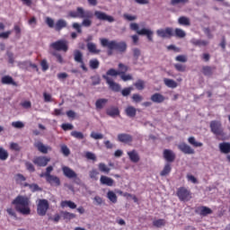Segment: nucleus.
<instances>
[{"label": "nucleus", "instance_id": "obj_28", "mask_svg": "<svg viewBox=\"0 0 230 230\" xmlns=\"http://www.w3.org/2000/svg\"><path fill=\"white\" fill-rule=\"evenodd\" d=\"M219 150L221 154H230V143L222 142L219 144Z\"/></svg>", "mask_w": 230, "mask_h": 230}, {"label": "nucleus", "instance_id": "obj_43", "mask_svg": "<svg viewBox=\"0 0 230 230\" xmlns=\"http://www.w3.org/2000/svg\"><path fill=\"white\" fill-rule=\"evenodd\" d=\"M98 168L99 170L102 172V173H110L111 172V168H109L107 166V164H105L104 163H100L98 164Z\"/></svg>", "mask_w": 230, "mask_h": 230}, {"label": "nucleus", "instance_id": "obj_49", "mask_svg": "<svg viewBox=\"0 0 230 230\" xmlns=\"http://www.w3.org/2000/svg\"><path fill=\"white\" fill-rule=\"evenodd\" d=\"M166 225V221L164 219H158V220H155L153 221V226L155 227H163V226Z\"/></svg>", "mask_w": 230, "mask_h": 230}, {"label": "nucleus", "instance_id": "obj_27", "mask_svg": "<svg viewBox=\"0 0 230 230\" xmlns=\"http://www.w3.org/2000/svg\"><path fill=\"white\" fill-rule=\"evenodd\" d=\"M217 69V66H205L202 67V73L205 76H212L213 72Z\"/></svg>", "mask_w": 230, "mask_h": 230}, {"label": "nucleus", "instance_id": "obj_39", "mask_svg": "<svg viewBox=\"0 0 230 230\" xmlns=\"http://www.w3.org/2000/svg\"><path fill=\"white\" fill-rule=\"evenodd\" d=\"M173 37H177L178 39H184V37H186V31L181 28H176L173 32Z\"/></svg>", "mask_w": 230, "mask_h": 230}, {"label": "nucleus", "instance_id": "obj_47", "mask_svg": "<svg viewBox=\"0 0 230 230\" xmlns=\"http://www.w3.org/2000/svg\"><path fill=\"white\" fill-rule=\"evenodd\" d=\"M70 136H72V137H75V139H84V133L76 130L72 131L70 133Z\"/></svg>", "mask_w": 230, "mask_h": 230}, {"label": "nucleus", "instance_id": "obj_62", "mask_svg": "<svg viewBox=\"0 0 230 230\" xmlns=\"http://www.w3.org/2000/svg\"><path fill=\"white\" fill-rule=\"evenodd\" d=\"M42 71H48L49 69V65L46 59L41 60L40 62Z\"/></svg>", "mask_w": 230, "mask_h": 230}, {"label": "nucleus", "instance_id": "obj_41", "mask_svg": "<svg viewBox=\"0 0 230 230\" xmlns=\"http://www.w3.org/2000/svg\"><path fill=\"white\" fill-rule=\"evenodd\" d=\"M26 181V178L22 173H18L15 175V182L16 184H20V186H24V183Z\"/></svg>", "mask_w": 230, "mask_h": 230}, {"label": "nucleus", "instance_id": "obj_54", "mask_svg": "<svg viewBox=\"0 0 230 230\" xmlns=\"http://www.w3.org/2000/svg\"><path fill=\"white\" fill-rule=\"evenodd\" d=\"M61 152L65 155V157L69 156V155L71 154V150H69V147H67V146L66 145L61 146Z\"/></svg>", "mask_w": 230, "mask_h": 230}, {"label": "nucleus", "instance_id": "obj_7", "mask_svg": "<svg viewBox=\"0 0 230 230\" xmlns=\"http://www.w3.org/2000/svg\"><path fill=\"white\" fill-rule=\"evenodd\" d=\"M50 48L52 49H55L56 51H67L69 49V47L67 46V41L66 40H59L56 42H53L50 44Z\"/></svg>", "mask_w": 230, "mask_h": 230}, {"label": "nucleus", "instance_id": "obj_9", "mask_svg": "<svg viewBox=\"0 0 230 230\" xmlns=\"http://www.w3.org/2000/svg\"><path fill=\"white\" fill-rule=\"evenodd\" d=\"M102 78L106 80V83L108 84L110 89L113 91V93H119L121 91V85L119 84L114 82L105 75H102Z\"/></svg>", "mask_w": 230, "mask_h": 230}, {"label": "nucleus", "instance_id": "obj_23", "mask_svg": "<svg viewBox=\"0 0 230 230\" xmlns=\"http://www.w3.org/2000/svg\"><path fill=\"white\" fill-rule=\"evenodd\" d=\"M54 28L56 31H61L64 28H67V22L64 19H59L57 21Z\"/></svg>", "mask_w": 230, "mask_h": 230}, {"label": "nucleus", "instance_id": "obj_38", "mask_svg": "<svg viewBox=\"0 0 230 230\" xmlns=\"http://www.w3.org/2000/svg\"><path fill=\"white\" fill-rule=\"evenodd\" d=\"M107 199H110V202L112 204H116V202H118V196L112 190H109L107 192Z\"/></svg>", "mask_w": 230, "mask_h": 230}, {"label": "nucleus", "instance_id": "obj_37", "mask_svg": "<svg viewBox=\"0 0 230 230\" xmlns=\"http://www.w3.org/2000/svg\"><path fill=\"white\" fill-rule=\"evenodd\" d=\"M188 143H190V145H191L192 146H194L195 148H199L200 146H204V144H202V142H198L195 139V137H190L188 138Z\"/></svg>", "mask_w": 230, "mask_h": 230}, {"label": "nucleus", "instance_id": "obj_12", "mask_svg": "<svg viewBox=\"0 0 230 230\" xmlns=\"http://www.w3.org/2000/svg\"><path fill=\"white\" fill-rule=\"evenodd\" d=\"M94 15L99 21H107L108 22H114V17L107 15V13L102 11H95Z\"/></svg>", "mask_w": 230, "mask_h": 230}, {"label": "nucleus", "instance_id": "obj_26", "mask_svg": "<svg viewBox=\"0 0 230 230\" xmlns=\"http://www.w3.org/2000/svg\"><path fill=\"white\" fill-rule=\"evenodd\" d=\"M107 103H109L108 99H105V98L98 99L95 102V108L97 111H102V109H103V107H105V105H107Z\"/></svg>", "mask_w": 230, "mask_h": 230}, {"label": "nucleus", "instance_id": "obj_11", "mask_svg": "<svg viewBox=\"0 0 230 230\" xmlns=\"http://www.w3.org/2000/svg\"><path fill=\"white\" fill-rule=\"evenodd\" d=\"M34 148H37V150H39L40 154H48L49 152H51V150H53L51 146H46L39 140L34 142Z\"/></svg>", "mask_w": 230, "mask_h": 230}, {"label": "nucleus", "instance_id": "obj_35", "mask_svg": "<svg viewBox=\"0 0 230 230\" xmlns=\"http://www.w3.org/2000/svg\"><path fill=\"white\" fill-rule=\"evenodd\" d=\"M172 172V164H165L164 169L160 172L161 177H166V175H170Z\"/></svg>", "mask_w": 230, "mask_h": 230}, {"label": "nucleus", "instance_id": "obj_61", "mask_svg": "<svg viewBox=\"0 0 230 230\" xmlns=\"http://www.w3.org/2000/svg\"><path fill=\"white\" fill-rule=\"evenodd\" d=\"M90 137L93 139H103V135L102 133H96L94 131L91 133Z\"/></svg>", "mask_w": 230, "mask_h": 230}, {"label": "nucleus", "instance_id": "obj_18", "mask_svg": "<svg viewBox=\"0 0 230 230\" xmlns=\"http://www.w3.org/2000/svg\"><path fill=\"white\" fill-rule=\"evenodd\" d=\"M138 35H146L150 42H154V31L148 29H141L137 31Z\"/></svg>", "mask_w": 230, "mask_h": 230}, {"label": "nucleus", "instance_id": "obj_13", "mask_svg": "<svg viewBox=\"0 0 230 230\" xmlns=\"http://www.w3.org/2000/svg\"><path fill=\"white\" fill-rule=\"evenodd\" d=\"M62 172L65 177H67V179H77V181H80V179H78V174H76L73 169L64 165L62 167Z\"/></svg>", "mask_w": 230, "mask_h": 230}, {"label": "nucleus", "instance_id": "obj_64", "mask_svg": "<svg viewBox=\"0 0 230 230\" xmlns=\"http://www.w3.org/2000/svg\"><path fill=\"white\" fill-rule=\"evenodd\" d=\"M130 93H132V87L124 88L121 91L122 96H129Z\"/></svg>", "mask_w": 230, "mask_h": 230}, {"label": "nucleus", "instance_id": "obj_5", "mask_svg": "<svg viewBox=\"0 0 230 230\" xmlns=\"http://www.w3.org/2000/svg\"><path fill=\"white\" fill-rule=\"evenodd\" d=\"M176 195L181 202H189V200H191V190L186 187H180L176 191Z\"/></svg>", "mask_w": 230, "mask_h": 230}, {"label": "nucleus", "instance_id": "obj_25", "mask_svg": "<svg viewBox=\"0 0 230 230\" xmlns=\"http://www.w3.org/2000/svg\"><path fill=\"white\" fill-rule=\"evenodd\" d=\"M101 184H103L104 186H114V180L112 178H109L105 175H102L100 179Z\"/></svg>", "mask_w": 230, "mask_h": 230}, {"label": "nucleus", "instance_id": "obj_63", "mask_svg": "<svg viewBox=\"0 0 230 230\" xmlns=\"http://www.w3.org/2000/svg\"><path fill=\"white\" fill-rule=\"evenodd\" d=\"M12 127L14 128H24V123L22 121H14L12 123Z\"/></svg>", "mask_w": 230, "mask_h": 230}, {"label": "nucleus", "instance_id": "obj_50", "mask_svg": "<svg viewBox=\"0 0 230 230\" xmlns=\"http://www.w3.org/2000/svg\"><path fill=\"white\" fill-rule=\"evenodd\" d=\"M98 175H100V172L96 169H93L92 171L89 172L90 179H94V181H97Z\"/></svg>", "mask_w": 230, "mask_h": 230}, {"label": "nucleus", "instance_id": "obj_17", "mask_svg": "<svg viewBox=\"0 0 230 230\" xmlns=\"http://www.w3.org/2000/svg\"><path fill=\"white\" fill-rule=\"evenodd\" d=\"M1 84L4 85H13L17 87V83L13 81V77L10 75H4L1 78Z\"/></svg>", "mask_w": 230, "mask_h": 230}, {"label": "nucleus", "instance_id": "obj_22", "mask_svg": "<svg viewBox=\"0 0 230 230\" xmlns=\"http://www.w3.org/2000/svg\"><path fill=\"white\" fill-rule=\"evenodd\" d=\"M197 213L200 215V217H208V215H211L213 213V210L208 207H199L198 208Z\"/></svg>", "mask_w": 230, "mask_h": 230}, {"label": "nucleus", "instance_id": "obj_31", "mask_svg": "<svg viewBox=\"0 0 230 230\" xmlns=\"http://www.w3.org/2000/svg\"><path fill=\"white\" fill-rule=\"evenodd\" d=\"M164 85H166V87H169L170 89H175L178 85L175 80L169 78H164Z\"/></svg>", "mask_w": 230, "mask_h": 230}, {"label": "nucleus", "instance_id": "obj_59", "mask_svg": "<svg viewBox=\"0 0 230 230\" xmlns=\"http://www.w3.org/2000/svg\"><path fill=\"white\" fill-rule=\"evenodd\" d=\"M132 100L135 103H139V102H143V96L139 95V93H134Z\"/></svg>", "mask_w": 230, "mask_h": 230}, {"label": "nucleus", "instance_id": "obj_44", "mask_svg": "<svg viewBox=\"0 0 230 230\" xmlns=\"http://www.w3.org/2000/svg\"><path fill=\"white\" fill-rule=\"evenodd\" d=\"M51 172H53V166L49 165L46 168V172L40 174V177H45L48 179L49 177H51Z\"/></svg>", "mask_w": 230, "mask_h": 230}, {"label": "nucleus", "instance_id": "obj_10", "mask_svg": "<svg viewBox=\"0 0 230 230\" xmlns=\"http://www.w3.org/2000/svg\"><path fill=\"white\" fill-rule=\"evenodd\" d=\"M50 161H51L50 157L36 156L33 158L32 163L33 164H36V166L44 168L45 166H48V163H49Z\"/></svg>", "mask_w": 230, "mask_h": 230}, {"label": "nucleus", "instance_id": "obj_2", "mask_svg": "<svg viewBox=\"0 0 230 230\" xmlns=\"http://www.w3.org/2000/svg\"><path fill=\"white\" fill-rule=\"evenodd\" d=\"M101 46L102 48H108V55H112V51H119V53H125L127 51V42L125 41H116L109 40L105 38L100 39Z\"/></svg>", "mask_w": 230, "mask_h": 230}, {"label": "nucleus", "instance_id": "obj_58", "mask_svg": "<svg viewBox=\"0 0 230 230\" xmlns=\"http://www.w3.org/2000/svg\"><path fill=\"white\" fill-rule=\"evenodd\" d=\"M45 22L49 28H55V21L52 18L47 17Z\"/></svg>", "mask_w": 230, "mask_h": 230}, {"label": "nucleus", "instance_id": "obj_46", "mask_svg": "<svg viewBox=\"0 0 230 230\" xmlns=\"http://www.w3.org/2000/svg\"><path fill=\"white\" fill-rule=\"evenodd\" d=\"M134 86L137 91H143L145 89V81L138 79L135 84Z\"/></svg>", "mask_w": 230, "mask_h": 230}, {"label": "nucleus", "instance_id": "obj_30", "mask_svg": "<svg viewBox=\"0 0 230 230\" xmlns=\"http://www.w3.org/2000/svg\"><path fill=\"white\" fill-rule=\"evenodd\" d=\"M47 182L49 184H55V186H60V178L55 175L49 176L46 178Z\"/></svg>", "mask_w": 230, "mask_h": 230}, {"label": "nucleus", "instance_id": "obj_42", "mask_svg": "<svg viewBox=\"0 0 230 230\" xmlns=\"http://www.w3.org/2000/svg\"><path fill=\"white\" fill-rule=\"evenodd\" d=\"M62 217L65 220H73V218H76V214L64 211V212H62Z\"/></svg>", "mask_w": 230, "mask_h": 230}, {"label": "nucleus", "instance_id": "obj_16", "mask_svg": "<svg viewBox=\"0 0 230 230\" xmlns=\"http://www.w3.org/2000/svg\"><path fill=\"white\" fill-rule=\"evenodd\" d=\"M133 140L134 138L131 137V135L127 133H121L118 135V141H119V143H125L126 145H128L132 143Z\"/></svg>", "mask_w": 230, "mask_h": 230}, {"label": "nucleus", "instance_id": "obj_21", "mask_svg": "<svg viewBox=\"0 0 230 230\" xmlns=\"http://www.w3.org/2000/svg\"><path fill=\"white\" fill-rule=\"evenodd\" d=\"M106 114L111 118H116V116H119V109L118 107L111 106L106 110Z\"/></svg>", "mask_w": 230, "mask_h": 230}, {"label": "nucleus", "instance_id": "obj_24", "mask_svg": "<svg viewBox=\"0 0 230 230\" xmlns=\"http://www.w3.org/2000/svg\"><path fill=\"white\" fill-rule=\"evenodd\" d=\"M23 188H29L32 193H35V191H42V188L39 186L37 183H28L24 182Z\"/></svg>", "mask_w": 230, "mask_h": 230}, {"label": "nucleus", "instance_id": "obj_45", "mask_svg": "<svg viewBox=\"0 0 230 230\" xmlns=\"http://www.w3.org/2000/svg\"><path fill=\"white\" fill-rule=\"evenodd\" d=\"M89 66L92 69H98V67H100V61L96 58L91 59L89 61Z\"/></svg>", "mask_w": 230, "mask_h": 230}, {"label": "nucleus", "instance_id": "obj_48", "mask_svg": "<svg viewBox=\"0 0 230 230\" xmlns=\"http://www.w3.org/2000/svg\"><path fill=\"white\" fill-rule=\"evenodd\" d=\"M8 159V151L4 150V148L0 147V160L6 161Z\"/></svg>", "mask_w": 230, "mask_h": 230}, {"label": "nucleus", "instance_id": "obj_56", "mask_svg": "<svg viewBox=\"0 0 230 230\" xmlns=\"http://www.w3.org/2000/svg\"><path fill=\"white\" fill-rule=\"evenodd\" d=\"M10 149L14 150L15 152H21V146L15 142L10 144Z\"/></svg>", "mask_w": 230, "mask_h": 230}, {"label": "nucleus", "instance_id": "obj_29", "mask_svg": "<svg viewBox=\"0 0 230 230\" xmlns=\"http://www.w3.org/2000/svg\"><path fill=\"white\" fill-rule=\"evenodd\" d=\"M165 98L164 97L163 94L161 93H154L151 96V101H153L154 103H163V102H164Z\"/></svg>", "mask_w": 230, "mask_h": 230}, {"label": "nucleus", "instance_id": "obj_32", "mask_svg": "<svg viewBox=\"0 0 230 230\" xmlns=\"http://www.w3.org/2000/svg\"><path fill=\"white\" fill-rule=\"evenodd\" d=\"M190 43H192L193 46H199L200 48L202 46H208V44H209V41L197 40V39L193 38L190 40Z\"/></svg>", "mask_w": 230, "mask_h": 230}, {"label": "nucleus", "instance_id": "obj_4", "mask_svg": "<svg viewBox=\"0 0 230 230\" xmlns=\"http://www.w3.org/2000/svg\"><path fill=\"white\" fill-rule=\"evenodd\" d=\"M209 127L210 132H212L214 136H226V133L224 132V127L222 126V121L211 120Z\"/></svg>", "mask_w": 230, "mask_h": 230}, {"label": "nucleus", "instance_id": "obj_52", "mask_svg": "<svg viewBox=\"0 0 230 230\" xmlns=\"http://www.w3.org/2000/svg\"><path fill=\"white\" fill-rule=\"evenodd\" d=\"M119 73H120V75H125L127 71H128V66H125L123 63H119Z\"/></svg>", "mask_w": 230, "mask_h": 230}, {"label": "nucleus", "instance_id": "obj_8", "mask_svg": "<svg viewBox=\"0 0 230 230\" xmlns=\"http://www.w3.org/2000/svg\"><path fill=\"white\" fill-rule=\"evenodd\" d=\"M156 35L162 39H172L173 37V28L167 27L156 31Z\"/></svg>", "mask_w": 230, "mask_h": 230}, {"label": "nucleus", "instance_id": "obj_3", "mask_svg": "<svg viewBox=\"0 0 230 230\" xmlns=\"http://www.w3.org/2000/svg\"><path fill=\"white\" fill-rule=\"evenodd\" d=\"M12 204L15 206L16 211L21 213V215H30L31 209L30 208V198L26 196H17L13 201Z\"/></svg>", "mask_w": 230, "mask_h": 230}, {"label": "nucleus", "instance_id": "obj_53", "mask_svg": "<svg viewBox=\"0 0 230 230\" xmlns=\"http://www.w3.org/2000/svg\"><path fill=\"white\" fill-rule=\"evenodd\" d=\"M174 68L176 69V71H179L180 73H184L186 71V65L175 64Z\"/></svg>", "mask_w": 230, "mask_h": 230}, {"label": "nucleus", "instance_id": "obj_34", "mask_svg": "<svg viewBox=\"0 0 230 230\" xmlns=\"http://www.w3.org/2000/svg\"><path fill=\"white\" fill-rule=\"evenodd\" d=\"M178 24H180V26H191V22L190 21V18L186 16H181L178 19Z\"/></svg>", "mask_w": 230, "mask_h": 230}, {"label": "nucleus", "instance_id": "obj_6", "mask_svg": "<svg viewBox=\"0 0 230 230\" xmlns=\"http://www.w3.org/2000/svg\"><path fill=\"white\" fill-rule=\"evenodd\" d=\"M48 209H49V201L48 199H39L37 205V213L40 217H46L48 213Z\"/></svg>", "mask_w": 230, "mask_h": 230}, {"label": "nucleus", "instance_id": "obj_57", "mask_svg": "<svg viewBox=\"0 0 230 230\" xmlns=\"http://www.w3.org/2000/svg\"><path fill=\"white\" fill-rule=\"evenodd\" d=\"M61 128L65 131L73 130V128H75V126H73V124L64 123L61 125Z\"/></svg>", "mask_w": 230, "mask_h": 230}, {"label": "nucleus", "instance_id": "obj_15", "mask_svg": "<svg viewBox=\"0 0 230 230\" xmlns=\"http://www.w3.org/2000/svg\"><path fill=\"white\" fill-rule=\"evenodd\" d=\"M163 155L167 164L173 163V161H175V153L170 149H164Z\"/></svg>", "mask_w": 230, "mask_h": 230}, {"label": "nucleus", "instance_id": "obj_60", "mask_svg": "<svg viewBox=\"0 0 230 230\" xmlns=\"http://www.w3.org/2000/svg\"><path fill=\"white\" fill-rule=\"evenodd\" d=\"M85 157L88 159V161H96V155L89 151L85 153Z\"/></svg>", "mask_w": 230, "mask_h": 230}, {"label": "nucleus", "instance_id": "obj_33", "mask_svg": "<svg viewBox=\"0 0 230 230\" xmlns=\"http://www.w3.org/2000/svg\"><path fill=\"white\" fill-rule=\"evenodd\" d=\"M61 208H70V209H76V203L71 200H63L60 203Z\"/></svg>", "mask_w": 230, "mask_h": 230}, {"label": "nucleus", "instance_id": "obj_20", "mask_svg": "<svg viewBox=\"0 0 230 230\" xmlns=\"http://www.w3.org/2000/svg\"><path fill=\"white\" fill-rule=\"evenodd\" d=\"M86 48L89 53H92L93 55H100V53H102V49H97L93 42H88Z\"/></svg>", "mask_w": 230, "mask_h": 230}, {"label": "nucleus", "instance_id": "obj_14", "mask_svg": "<svg viewBox=\"0 0 230 230\" xmlns=\"http://www.w3.org/2000/svg\"><path fill=\"white\" fill-rule=\"evenodd\" d=\"M178 148L182 154L191 155L195 154V149L191 148L188 144L186 143H181L178 145Z\"/></svg>", "mask_w": 230, "mask_h": 230}, {"label": "nucleus", "instance_id": "obj_40", "mask_svg": "<svg viewBox=\"0 0 230 230\" xmlns=\"http://www.w3.org/2000/svg\"><path fill=\"white\" fill-rule=\"evenodd\" d=\"M74 59L78 63L84 62V54L80 50H75L74 52Z\"/></svg>", "mask_w": 230, "mask_h": 230}, {"label": "nucleus", "instance_id": "obj_1", "mask_svg": "<svg viewBox=\"0 0 230 230\" xmlns=\"http://www.w3.org/2000/svg\"><path fill=\"white\" fill-rule=\"evenodd\" d=\"M69 17H72V19H84L81 26H84V28H90L93 24V17H94V14L93 12L89 10H84V7H77L76 11H70L68 13Z\"/></svg>", "mask_w": 230, "mask_h": 230}, {"label": "nucleus", "instance_id": "obj_36", "mask_svg": "<svg viewBox=\"0 0 230 230\" xmlns=\"http://www.w3.org/2000/svg\"><path fill=\"white\" fill-rule=\"evenodd\" d=\"M125 112L127 116H128V118H136L137 111L136 110V108H134V106H128V108H126Z\"/></svg>", "mask_w": 230, "mask_h": 230}, {"label": "nucleus", "instance_id": "obj_51", "mask_svg": "<svg viewBox=\"0 0 230 230\" xmlns=\"http://www.w3.org/2000/svg\"><path fill=\"white\" fill-rule=\"evenodd\" d=\"M106 75H107V76H118V75H121V73H119V71H118L114 68H111L107 71Z\"/></svg>", "mask_w": 230, "mask_h": 230}, {"label": "nucleus", "instance_id": "obj_19", "mask_svg": "<svg viewBox=\"0 0 230 230\" xmlns=\"http://www.w3.org/2000/svg\"><path fill=\"white\" fill-rule=\"evenodd\" d=\"M128 155L131 163H137L138 161H141V157L139 156V154L136 149H133L129 152H128Z\"/></svg>", "mask_w": 230, "mask_h": 230}, {"label": "nucleus", "instance_id": "obj_55", "mask_svg": "<svg viewBox=\"0 0 230 230\" xmlns=\"http://www.w3.org/2000/svg\"><path fill=\"white\" fill-rule=\"evenodd\" d=\"M25 167L26 170H28V172H30L31 173H33V172H35V166L30 162L25 163Z\"/></svg>", "mask_w": 230, "mask_h": 230}]
</instances>
